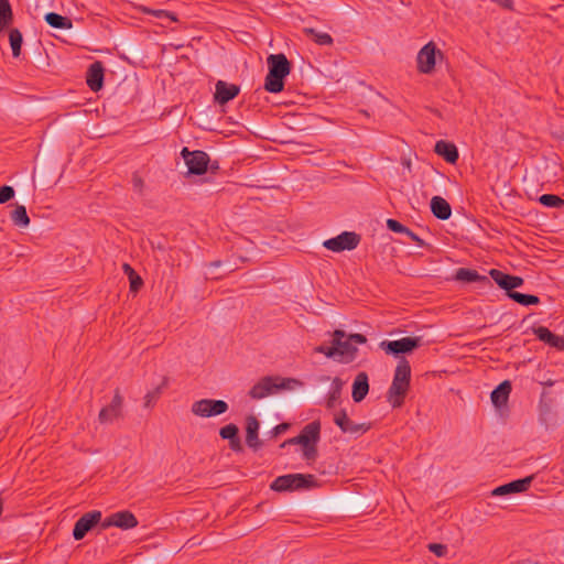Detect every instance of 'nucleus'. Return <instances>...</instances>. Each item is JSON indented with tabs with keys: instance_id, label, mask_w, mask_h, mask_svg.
<instances>
[{
	"instance_id": "18",
	"label": "nucleus",
	"mask_w": 564,
	"mask_h": 564,
	"mask_svg": "<svg viewBox=\"0 0 564 564\" xmlns=\"http://www.w3.org/2000/svg\"><path fill=\"white\" fill-rule=\"evenodd\" d=\"M259 427L258 419L254 415H249L246 420V444L254 452L262 446L258 436Z\"/></svg>"
},
{
	"instance_id": "26",
	"label": "nucleus",
	"mask_w": 564,
	"mask_h": 564,
	"mask_svg": "<svg viewBox=\"0 0 564 564\" xmlns=\"http://www.w3.org/2000/svg\"><path fill=\"white\" fill-rule=\"evenodd\" d=\"M345 382L336 377L332 380L330 389L326 395V408L334 409L339 402Z\"/></svg>"
},
{
	"instance_id": "37",
	"label": "nucleus",
	"mask_w": 564,
	"mask_h": 564,
	"mask_svg": "<svg viewBox=\"0 0 564 564\" xmlns=\"http://www.w3.org/2000/svg\"><path fill=\"white\" fill-rule=\"evenodd\" d=\"M141 11L143 13H147V14H152L153 17H155L158 19L167 18L171 21H174V22L177 21L176 15L174 13H172V12L166 11V10H162V9L153 10V9H150V8H147V7H141Z\"/></svg>"
},
{
	"instance_id": "12",
	"label": "nucleus",
	"mask_w": 564,
	"mask_h": 564,
	"mask_svg": "<svg viewBox=\"0 0 564 564\" xmlns=\"http://www.w3.org/2000/svg\"><path fill=\"white\" fill-rule=\"evenodd\" d=\"M101 511L94 510L83 514L75 523L73 529V536L76 541L84 539V536L97 524L100 525Z\"/></svg>"
},
{
	"instance_id": "35",
	"label": "nucleus",
	"mask_w": 564,
	"mask_h": 564,
	"mask_svg": "<svg viewBox=\"0 0 564 564\" xmlns=\"http://www.w3.org/2000/svg\"><path fill=\"white\" fill-rule=\"evenodd\" d=\"M539 202L545 207L561 208L564 207V199L557 195L543 194L539 197Z\"/></svg>"
},
{
	"instance_id": "33",
	"label": "nucleus",
	"mask_w": 564,
	"mask_h": 564,
	"mask_svg": "<svg viewBox=\"0 0 564 564\" xmlns=\"http://www.w3.org/2000/svg\"><path fill=\"white\" fill-rule=\"evenodd\" d=\"M122 269L129 278L131 291L137 292L143 284L142 279L140 278V275L137 274V272L130 264L123 263Z\"/></svg>"
},
{
	"instance_id": "11",
	"label": "nucleus",
	"mask_w": 564,
	"mask_h": 564,
	"mask_svg": "<svg viewBox=\"0 0 564 564\" xmlns=\"http://www.w3.org/2000/svg\"><path fill=\"white\" fill-rule=\"evenodd\" d=\"M137 525L138 520L135 516L128 510L111 513L110 516L105 518L102 522H100L101 530H106L110 527H117L122 530H129L135 528Z\"/></svg>"
},
{
	"instance_id": "9",
	"label": "nucleus",
	"mask_w": 564,
	"mask_h": 564,
	"mask_svg": "<svg viewBox=\"0 0 564 564\" xmlns=\"http://www.w3.org/2000/svg\"><path fill=\"white\" fill-rule=\"evenodd\" d=\"M360 242V236L354 231H344L337 237L327 239L323 242V246L334 252H340L344 250H354Z\"/></svg>"
},
{
	"instance_id": "30",
	"label": "nucleus",
	"mask_w": 564,
	"mask_h": 564,
	"mask_svg": "<svg viewBox=\"0 0 564 564\" xmlns=\"http://www.w3.org/2000/svg\"><path fill=\"white\" fill-rule=\"evenodd\" d=\"M10 217L12 223L20 228H25L30 225V217L28 216L26 208L23 205H17V207L11 212Z\"/></svg>"
},
{
	"instance_id": "16",
	"label": "nucleus",
	"mask_w": 564,
	"mask_h": 564,
	"mask_svg": "<svg viewBox=\"0 0 564 564\" xmlns=\"http://www.w3.org/2000/svg\"><path fill=\"white\" fill-rule=\"evenodd\" d=\"M533 480V476H528L522 479H517L513 481H510L508 484L498 486L491 491V496L498 497V496H506L510 494H519L527 491L531 482Z\"/></svg>"
},
{
	"instance_id": "25",
	"label": "nucleus",
	"mask_w": 564,
	"mask_h": 564,
	"mask_svg": "<svg viewBox=\"0 0 564 564\" xmlns=\"http://www.w3.org/2000/svg\"><path fill=\"white\" fill-rule=\"evenodd\" d=\"M511 389V383L508 380L502 381L494 389L490 397L496 408H502L507 404Z\"/></svg>"
},
{
	"instance_id": "27",
	"label": "nucleus",
	"mask_w": 564,
	"mask_h": 564,
	"mask_svg": "<svg viewBox=\"0 0 564 564\" xmlns=\"http://www.w3.org/2000/svg\"><path fill=\"white\" fill-rule=\"evenodd\" d=\"M167 386H169V377L164 376L162 378L161 383L144 395V408H147V409L153 408L154 404L156 403V401L160 399L163 391L167 388Z\"/></svg>"
},
{
	"instance_id": "39",
	"label": "nucleus",
	"mask_w": 564,
	"mask_h": 564,
	"mask_svg": "<svg viewBox=\"0 0 564 564\" xmlns=\"http://www.w3.org/2000/svg\"><path fill=\"white\" fill-rule=\"evenodd\" d=\"M387 227L389 230H391L393 232L404 234V235L408 232V229H409L408 227L402 225L400 221L392 219V218L387 219Z\"/></svg>"
},
{
	"instance_id": "45",
	"label": "nucleus",
	"mask_w": 564,
	"mask_h": 564,
	"mask_svg": "<svg viewBox=\"0 0 564 564\" xmlns=\"http://www.w3.org/2000/svg\"><path fill=\"white\" fill-rule=\"evenodd\" d=\"M347 337L349 338L350 343L351 344H359V345H362V344H366L367 343V338L365 335L362 334H350V335H347Z\"/></svg>"
},
{
	"instance_id": "7",
	"label": "nucleus",
	"mask_w": 564,
	"mask_h": 564,
	"mask_svg": "<svg viewBox=\"0 0 564 564\" xmlns=\"http://www.w3.org/2000/svg\"><path fill=\"white\" fill-rule=\"evenodd\" d=\"M181 155L188 169V174L203 175L206 173L210 161L206 152L200 150L189 151L188 148H183Z\"/></svg>"
},
{
	"instance_id": "32",
	"label": "nucleus",
	"mask_w": 564,
	"mask_h": 564,
	"mask_svg": "<svg viewBox=\"0 0 564 564\" xmlns=\"http://www.w3.org/2000/svg\"><path fill=\"white\" fill-rule=\"evenodd\" d=\"M9 41L13 57H19L23 43L22 33L18 29H11L9 32Z\"/></svg>"
},
{
	"instance_id": "48",
	"label": "nucleus",
	"mask_w": 564,
	"mask_h": 564,
	"mask_svg": "<svg viewBox=\"0 0 564 564\" xmlns=\"http://www.w3.org/2000/svg\"><path fill=\"white\" fill-rule=\"evenodd\" d=\"M412 241H414L417 246L423 247L425 246V242L423 239H421L415 232H413L410 228L408 229V232L405 234Z\"/></svg>"
},
{
	"instance_id": "8",
	"label": "nucleus",
	"mask_w": 564,
	"mask_h": 564,
	"mask_svg": "<svg viewBox=\"0 0 564 564\" xmlns=\"http://www.w3.org/2000/svg\"><path fill=\"white\" fill-rule=\"evenodd\" d=\"M228 410V403L224 400L202 399L192 404L191 411L200 417H210L224 414Z\"/></svg>"
},
{
	"instance_id": "6",
	"label": "nucleus",
	"mask_w": 564,
	"mask_h": 564,
	"mask_svg": "<svg viewBox=\"0 0 564 564\" xmlns=\"http://www.w3.org/2000/svg\"><path fill=\"white\" fill-rule=\"evenodd\" d=\"M422 345L421 337H403L398 340H383L379 348L387 355L398 357L402 354H410Z\"/></svg>"
},
{
	"instance_id": "24",
	"label": "nucleus",
	"mask_w": 564,
	"mask_h": 564,
	"mask_svg": "<svg viewBox=\"0 0 564 564\" xmlns=\"http://www.w3.org/2000/svg\"><path fill=\"white\" fill-rule=\"evenodd\" d=\"M431 212L437 219L447 220L452 215V207L443 197L434 196L431 199Z\"/></svg>"
},
{
	"instance_id": "42",
	"label": "nucleus",
	"mask_w": 564,
	"mask_h": 564,
	"mask_svg": "<svg viewBox=\"0 0 564 564\" xmlns=\"http://www.w3.org/2000/svg\"><path fill=\"white\" fill-rule=\"evenodd\" d=\"M427 547L438 557L445 556L447 553V546L441 543H431Z\"/></svg>"
},
{
	"instance_id": "38",
	"label": "nucleus",
	"mask_w": 564,
	"mask_h": 564,
	"mask_svg": "<svg viewBox=\"0 0 564 564\" xmlns=\"http://www.w3.org/2000/svg\"><path fill=\"white\" fill-rule=\"evenodd\" d=\"M239 429L236 424L229 423L219 430V435L224 440H231L238 436Z\"/></svg>"
},
{
	"instance_id": "44",
	"label": "nucleus",
	"mask_w": 564,
	"mask_h": 564,
	"mask_svg": "<svg viewBox=\"0 0 564 564\" xmlns=\"http://www.w3.org/2000/svg\"><path fill=\"white\" fill-rule=\"evenodd\" d=\"M228 441H229V447L232 452H236V453L242 452L243 447H242L239 436H236L235 438H231Z\"/></svg>"
},
{
	"instance_id": "15",
	"label": "nucleus",
	"mask_w": 564,
	"mask_h": 564,
	"mask_svg": "<svg viewBox=\"0 0 564 564\" xmlns=\"http://www.w3.org/2000/svg\"><path fill=\"white\" fill-rule=\"evenodd\" d=\"M334 423L340 429L343 433L348 434H359L365 433L369 430V425L367 424H357L354 423L347 415L346 410L341 409L338 411H335L333 414Z\"/></svg>"
},
{
	"instance_id": "10",
	"label": "nucleus",
	"mask_w": 564,
	"mask_h": 564,
	"mask_svg": "<svg viewBox=\"0 0 564 564\" xmlns=\"http://www.w3.org/2000/svg\"><path fill=\"white\" fill-rule=\"evenodd\" d=\"M436 54L443 57L440 50L436 48L434 42L425 44L417 53L416 63L417 70L422 74H431L434 70L436 64Z\"/></svg>"
},
{
	"instance_id": "29",
	"label": "nucleus",
	"mask_w": 564,
	"mask_h": 564,
	"mask_svg": "<svg viewBox=\"0 0 564 564\" xmlns=\"http://www.w3.org/2000/svg\"><path fill=\"white\" fill-rule=\"evenodd\" d=\"M13 21V12L9 0H0V33Z\"/></svg>"
},
{
	"instance_id": "28",
	"label": "nucleus",
	"mask_w": 564,
	"mask_h": 564,
	"mask_svg": "<svg viewBox=\"0 0 564 564\" xmlns=\"http://www.w3.org/2000/svg\"><path fill=\"white\" fill-rule=\"evenodd\" d=\"M45 22L54 29H72L73 22L69 18L55 12H48L44 17Z\"/></svg>"
},
{
	"instance_id": "19",
	"label": "nucleus",
	"mask_w": 564,
	"mask_h": 564,
	"mask_svg": "<svg viewBox=\"0 0 564 564\" xmlns=\"http://www.w3.org/2000/svg\"><path fill=\"white\" fill-rule=\"evenodd\" d=\"M239 91V86L218 80L216 84L215 100L220 105H225L236 98Z\"/></svg>"
},
{
	"instance_id": "31",
	"label": "nucleus",
	"mask_w": 564,
	"mask_h": 564,
	"mask_svg": "<svg viewBox=\"0 0 564 564\" xmlns=\"http://www.w3.org/2000/svg\"><path fill=\"white\" fill-rule=\"evenodd\" d=\"M303 32L318 45H332L333 37L325 32H318L313 28H304Z\"/></svg>"
},
{
	"instance_id": "41",
	"label": "nucleus",
	"mask_w": 564,
	"mask_h": 564,
	"mask_svg": "<svg viewBox=\"0 0 564 564\" xmlns=\"http://www.w3.org/2000/svg\"><path fill=\"white\" fill-rule=\"evenodd\" d=\"M508 280L507 295L509 296V293L516 292L514 289L523 284V279L521 276L510 275Z\"/></svg>"
},
{
	"instance_id": "2",
	"label": "nucleus",
	"mask_w": 564,
	"mask_h": 564,
	"mask_svg": "<svg viewBox=\"0 0 564 564\" xmlns=\"http://www.w3.org/2000/svg\"><path fill=\"white\" fill-rule=\"evenodd\" d=\"M315 351L325 355L327 358L348 364L356 359L358 349L350 343L344 330L336 329L333 333L332 346L321 345L315 348Z\"/></svg>"
},
{
	"instance_id": "5",
	"label": "nucleus",
	"mask_w": 564,
	"mask_h": 564,
	"mask_svg": "<svg viewBox=\"0 0 564 564\" xmlns=\"http://www.w3.org/2000/svg\"><path fill=\"white\" fill-rule=\"evenodd\" d=\"M292 381L280 377H263L249 390V397L253 400L264 399L279 390L289 389Z\"/></svg>"
},
{
	"instance_id": "49",
	"label": "nucleus",
	"mask_w": 564,
	"mask_h": 564,
	"mask_svg": "<svg viewBox=\"0 0 564 564\" xmlns=\"http://www.w3.org/2000/svg\"><path fill=\"white\" fill-rule=\"evenodd\" d=\"M220 265H221V261H219V260H217V261H213V262H210V263H209V267H215V268H217V267H220Z\"/></svg>"
},
{
	"instance_id": "14",
	"label": "nucleus",
	"mask_w": 564,
	"mask_h": 564,
	"mask_svg": "<svg viewBox=\"0 0 564 564\" xmlns=\"http://www.w3.org/2000/svg\"><path fill=\"white\" fill-rule=\"evenodd\" d=\"M321 436V423L319 421H313L305 425L301 433L284 442L281 446L284 447L286 444H301V445H308V444H316Z\"/></svg>"
},
{
	"instance_id": "40",
	"label": "nucleus",
	"mask_w": 564,
	"mask_h": 564,
	"mask_svg": "<svg viewBox=\"0 0 564 564\" xmlns=\"http://www.w3.org/2000/svg\"><path fill=\"white\" fill-rule=\"evenodd\" d=\"M14 189L12 186L3 185L0 187V204H4L14 197Z\"/></svg>"
},
{
	"instance_id": "36",
	"label": "nucleus",
	"mask_w": 564,
	"mask_h": 564,
	"mask_svg": "<svg viewBox=\"0 0 564 564\" xmlns=\"http://www.w3.org/2000/svg\"><path fill=\"white\" fill-rule=\"evenodd\" d=\"M490 278L503 290L507 291L508 286V279L510 278V274H507L498 269H491L489 271Z\"/></svg>"
},
{
	"instance_id": "47",
	"label": "nucleus",
	"mask_w": 564,
	"mask_h": 564,
	"mask_svg": "<svg viewBox=\"0 0 564 564\" xmlns=\"http://www.w3.org/2000/svg\"><path fill=\"white\" fill-rule=\"evenodd\" d=\"M132 184H133L134 189H137L139 192H142L143 186H144V182L141 178V176H139L138 174H133V176H132Z\"/></svg>"
},
{
	"instance_id": "13",
	"label": "nucleus",
	"mask_w": 564,
	"mask_h": 564,
	"mask_svg": "<svg viewBox=\"0 0 564 564\" xmlns=\"http://www.w3.org/2000/svg\"><path fill=\"white\" fill-rule=\"evenodd\" d=\"M123 398L119 389L115 390L113 398L110 404L104 406L98 415V420L101 424L112 423L115 420L122 415Z\"/></svg>"
},
{
	"instance_id": "23",
	"label": "nucleus",
	"mask_w": 564,
	"mask_h": 564,
	"mask_svg": "<svg viewBox=\"0 0 564 564\" xmlns=\"http://www.w3.org/2000/svg\"><path fill=\"white\" fill-rule=\"evenodd\" d=\"M455 279L460 282H479L482 285L491 286V281L489 278L480 275L476 270L473 269L459 268L455 273Z\"/></svg>"
},
{
	"instance_id": "34",
	"label": "nucleus",
	"mask_w": 564,
	"mask_h": 564,
	"mask_svg": "<svg viewBox=\"0 0 564 564\" xmlns=\"http://www.w3.org/2000/svg\"><path fill=\"white\" fill-rule=\"evenodd\" d=\"M509 297L523 306L536 305L540 303V299L536 295L523 294L520 292L509 293Z\"/></svg>"
},
{
	"instance_id": "46",
	"label": "nucleus",
	"mask_w": 564,
	"mask_h": 564,
	"mask_svg": "<svg viewBox=\"0 0 564 564\" xmlns=\"http://www.w3.org/2000/svg\"><path fill=\"white\" fill-rule=\"evenodd\" d=\"M289 427H290V425L288 423H281V424H278L276 426H274L270 433H271L272 437H276L278 435H280L282 433H285Z\"/></svg>"
},
{
	"instance_id": "21",
	"label": "nucleus",
	"mask_w": 564,
	"mask_h": 564,
	"mask_svg": "<svg viewBox=\"0 0 564 564\" xmlns=\"http://www.w3.org/2000/svg\"><path fill=\"white\" fill-rule=\"evenodd\" d=\"M369 392L368 375L364 371L359 372L352 383L351 397L356 403L361 402Z\"/></svg>"
},
{
	"instance_id": "43",
	"label": "nucleus",
	"mask_w": 564,
	"mask_h": 564,
	"mask_svg": "<svg viewBox=\"0 0 564 564\" xmlns=\"http://www.w3.org/2000/svg\"><path fill=\"white\" fill-rule=\"evenodd\" d=\"M317 451L315 444L303 445V456L310 460L316 457Z\"/></svg>"
},
{
	"instance_id": "20",
	"label": "nucleus",
	"mask_w": 564,
	"mask_h": 564,
	"mask_svg": "<svg viewBox=\"0 0 564 564\" xmlns=\"http://www.w3.org/2000/svg\"><path fill=\"white\" fill-rule=\"evenodd\" d=\"M536 338L551 347L564 350V337L553 334L547 327L539 326L533 328Z\"/></svg>"
},
{
	"instance_id": "3",
	"label": "nucleus",
	"mask_w": 564,
	"mask_h": 564,
	"mask_svg": "<svg viewBox=\"0 0 564 564\" xmlns=\"http://www.w3.org/2000/svg\"><path fill=\"white\" fill-rule=\"evenodd\" d=\"M411 367L405 358L399 360L392 383L388 390L387 398L392 408H400L404 403L405 395L410 388Z\"/></svg>"
},
{
	"instance_id": "22",
	"label": "nucleus",
	"mask_w": 564,
	"mask_h": 564,
	"mask_svg": "<svg viewBox=\"0 0 564 564\" xmlns=\"http://www.w3.org/2000/svg\"><path fill=\"white\" fill-rule=\"evenodd\" d=\"M434 151L437 155L442 156L446 162L455 164L459 158L457 147L445 140H440L435 143Z\"/></svg>"
},
{
	"instance_id": "1",
	"label": "nucleus",
	"mask_w": 564,
	"mask_h": 564,
	"mask_svg": "<svg viewBox=\"0 0 564 564\" xmlns=\"http://www.w3.org/2000/svg\"><path fill=\"white\" fill-rule=\"evenodd\" d=\"M269 72L264 80V89L272 94L284 89V79L291 73V63L283 53L270 54L267 58Z\"/></svg>"
},
{
	"instance_id": "17",
	"label": "nucleus",
	"mask_w": 564,
	"mask_h": 564,
	"mask_svg": "<svg viewBox=\"0 0 564 564\" xmlns=\"http://www.w3.org/2000/svg\"><path fill=\"white\" fill-rule=\"evenodd\" d=\"M87 86L93 91H99L104 86V66L99 61L94 62L89 65L86 75Z\"/></svg>"
},
{
	"instance_id": "4",
	"label": "nucleus",
	"mask_w": 564,
	"mask_h": 564,
	"mask_svg": "<svg viewBox=\"0 0 564 564\" xmlns=\"http://www.w3.org/2000/svg\"><path fill=\"white\" fill-rule=\"evenodd\" d=\"M316 485L314 475L288 474L276 477L270 485V489L276 492L296 491L312 488Z\"/></svg>"
}]
</instances>
